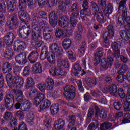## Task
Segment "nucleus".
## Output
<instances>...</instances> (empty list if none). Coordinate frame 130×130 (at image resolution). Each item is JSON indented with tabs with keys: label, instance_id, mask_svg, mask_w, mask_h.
I'll return each instance as SVG.
<instances>
[{
	"label": "nucleus",
	"instance_id": "2f4dec72",
	"mask_svg": "<svg viewBox=\"0 0 130 130\" xmlns=\"http://www.w3.org/2000/svg\"><path fill=\"white\" fill-rule=\"evenodd\" d=\"M56 38H64L67 37V34L64 31L60 28H56L55 33Z\"/></svg>",
	"mask_w": 130,
	"mask_h": 130
},
{
	"label": "nucleus",
	"instance_id": "7ed1b4c3",
	"mask_svg": "<svg viewBox=\"0 0 130 130\" xmlns=\"http://www.w3.org/2000/svg\"><path fill=\"white\" fill-rule=\"evenodd\" d=\"M63 94L66 100H73L76 96V87L72 85H66L63 88Z\"/></svg>",
	"mask_w": 130,
	"mask_h": 130
},
{
	"label": "nucleus",
	"instance_id": "412c9836",
	"mask_svg": "<svg viewBox=\"0 0 130 130\" xmlns=\"http://www.w3.org/2000/svg\"><path fill=\"white\" fill-rule=\"evenodd\" d=\"M15 60L18 63H26L27 59L25 53H20L15 57Z\"/></svg>",
	"mask_w": 130,
	"mask_h": 130
},
{
	"label": "nucleus",
	"instance_id": "0eeeda50",
	"mask_svg": "<svg viewBox=\"0 0 130 130\" xmlns=\"http://www.w3.org/2000/svg\"><path fill=\"white\" fill-rule=\"evenodd\" d=\"M31 30L32 32L37 34H42V30L40 28V22L39 18L35 17L31 19Z\"/></svg>",
	"mask_w": 130,
	"mask_h": 130
},
{
	"label": "nucleus",
	"instance_id": "bf43d9fd",
	"mask_svg": "<svg viewBox=\"0 0 130 130\" xmlns=\"http://www.w3.org/2000/svg\"><path fill=\"white\" fill-rule=\"evenodd\" d=\"M99 116L100 118H102V119H105V118L107 117V111H105L104 109L101 110Z\"/></svg>",
	"mask_w": 130,
	"mask_h": 130
},
{
	"label": "nucleus",
	"instance_id": "de8ad7c7",
	"mask_svg": "<svg viewBox=\"0 0 130 130\" xmlns=\"http://www.w3.org/2000/svg\"><path fill=\"white\" fill-rule=\"evenodd\" d=\"M5 101L6 102H12L15 101V97L11 93H6L4 97Z\"/></svg>",
	"mask_w": 130,
	"mask_h": 130
},
{
	"label": "nucleus",
	"instance_id": "a19ab883",
	"mask_svg": "<svg viewBox=\"0 0 130 130\" xmlns=\"http://www.w3.org/2000/svg\"><path fill=\"white\" fill-rule=\"evenodd\" d=\"M113 9V7H112V5H111V4H109L107 8L103 10L104 15H105V16H107V15H110V14L112 13Z\"/></svg>",
	"mask_w": 130,
	"mask_h": 130
},
{
	"label": "nucleus",
	"instance_id": "a211bd4d",
	"mask_svg": "<svg viewBox=\"0 0 130 130\" xmlns=\"http://www.w3.org/2000/svg\"><path fill=\"white\" fill-rule=\"evenodd\" d=\"M18 16L22 22H27L29 20V16L27 12H26V10L20 9L18 12Z\"/></svg>",
	"mask_w": 130,
	"mask_h": 130
},
{
	"label": "nucleus",
	"instance_id": "09e8293b",
	"mask_svg": "<svg viewBox=\"0 0 130 130\" xmlns=\"http://www.w3.org/2000/svg\"><path fill=\"white\" fill-rule=\"evenodd\" d=\"M50 110L51 114L53 115H55V114H57V112H58L59 109L56 105H52L50 107Z\"/></svg>",
	"mask_w": 130,
	"mask_h": 130
},
{
	"label": "nucleus",
	"instance_id": "a878e982",
	"mask_svg": "<svg viewBox=\"0 0 130 130\" xmlns=\"http://www.w3.org/2000/svg\"><path fill=\"white\" fill-rule=\"evenodd\" d=\"M31 70L34 74H41L42 73V66L40 62H37L32 66Z\"/></svg>",
	"mask_w": 130,
	"mask_h": 130
},
{
	"label": "nucleus",
	"instance_id": "5701e85b",
	"mask_svg": "<svg viewBox=\"0 0 130 130\" xmlns=\"http://www.w3.org/2000/svg\"><path fill=\"white\" fill-rule=\"evenodd\" d=\"M91 95L96 98H99L98 100L99 102H101V103H102L103 104L105 103V99L102 98V93H101V92H100V91L99 90L92 91L91 92Z\"/></svg>",
	"mask_w": 130,
	"mask_h": 130
},
{
	"label": "nucleus",
	"instance_id": "bb28decb",
	"mask_svg": "<svg viewBox=\"0 0 130 130\" xmlns=\"http://www.w3.org/2000/svg\"><path fill=\"white\" fill-rule=\"evenodd\" d=\"M70 122L68 125L67 128L68 129H71L73 126L76 125V121H77V117L75 115H71L68 117Z\"/></svg>",
	"mask_w": 130,
	"mask_h": 130
},
{
	"label": "nucleus",
	"instance_id": "423d86ee",
	"mask_svg": "<svg viewBox=\"0 0 130 130\" xmlns=\"http://www.w3.org/2000/svg\"><path fill=\"white\" fill-rule=\"evenodd\" d=\"M122 11V15H119L118 18V26H125L126 23V16H127V10L126 7L121 8L119 11H118L119 14H120Z\"/></svg>",
	"mask_w": 130,
	"mask_h": 130
},
{
	"label": "nucleus",
	"instance_id": "cd10ccee",
	"mask_svg": "<svg viewBox=\"0 0 130 130\" xmlns=\"http://www.w3.org/2000/svg\"><path fill=\"white\" fill-rule=\"evenodd\" d=\"M120 36L123 40L128 41L130 38V30H122L120 31Z\"/></svg>",
	"mask_w": 130,
	"mask_h": 130
},
{
	"label": "nucleus",
	"instance_id": "9b49d317",
	"mask_svg": "<svg viewBox=\"0 0 130 130\" xmlns=\"http://www.w3.org/2000/svg\"><path fill=\"white\" fill-rule=\"evenodd\" d=\"M71 14L70 15V24L72 27H76L78 24V17L79 16L80 11H73L71 12Z\"/></svg>",
	"mask_w": 130,
	"mask_h": 130
},
{
	"label": "nucleus",
	"instance_id": "4c0bfd02",
	"mask_svg": "<svg viewBox=\"0 0 130 130\" xmlns=\"http://www.w3.org/2000/svg\"><path fill=\"white\" fill-rule=\"evenodd\" d=\"M50 50L51 51V52H52L53 54H48L47 60H48V61H49V63L54 64V63H55V56H56V55H55V54H54V53L52 52V50Z\"/></svg>",
	"mask_w": 130,
	"mask_h": 130
},
{
	"label": "nucleus",
	"instance_id": "f03ea898",
	"mask_svg": "<svg viewBox=\"0 0 130 130\" xmlns=\"http://www.w3.org/2000/svg\"><path fill=\"white\" fill-rule=\"evenodd\" d=\"M50 50H52L54 54L56 55L57 58V64L58 67H64L68 69L70 67L68 59L62 60L61 56H62V52L63 49L61 46H58L57 43H53L50 46Z\"/></svg>",
	"mask_w": 130,
	"mask_h": 130
},
{
	"label": "nucleus",
	"instance_id": "6ab92c4d",
	"mask_svg": "<svg viewBox=\"0 0 130 130\" xmlns=\"http://www.w3.org/2000/svg\"><path fill=\"white\" fill-rule=\"evenodd\" d=\"M102 56H103V51H102V49L99 48L98 49V52L95 54L93 62L94 66H97L100 63V60H101Z\"/></svg>",
	"mask_w": 130,
	"mask_h": 130
},
{
	"label": "nucleus",
	"instance_id": "c9c22d12",
	"mask_svg": "<svg viewBox=\"0 0 130 130\" xmlns=\"http://www.w3.org/2000/svg\"><path fill=\"white\" fill-rule=\"evenodd\" d=\"M36 14L37 16V15H38L39 17L36 16H35V17H34V18H35V17L39 18L40 21V18L42 19H46V18H47L46 14L44 11L40 10L39 9V8H37L36 12Z\"/></svg>",
	"mask_w": 130,
	"mask_h": 130
},
{
	"label": "nucleus",
	"instance_id": "338daca9",
	"mask_svg": "<svg viewBox=\"0 0 130 130\" xmlns=\"http://www.w3.org/2000/svg\"><path fill=\"white\" fill-rule=\"evenodd\" d=\"M18 130H28L27 125L24 122H21L18 125Z\"/></svg>",
	"mask_w": 130,
	"mask_h": 130
},
{
	"label": "nucleus",
	"instance_id": "20e7f679",
	"mask_svg": "<svg viewBox=\"0 0 130 130\" xmlns=\"http://www.w3.org/2000/svg\"><path fill=\"white\" fill-rule=\"evenodd\" d=\"M9 19L10 20H8L6 23V27L9 30H14V29H17L18 26H19V21H18V17L16 14L13 13L10 14L9 16Z\"/></svg>",
	"mask_w": 130,
	"mask_h": 130
},
{
	"label": "nucleus",
	"instance_id": "c85d7f7f",
	"mask_svg": "<svg viewBox=\"0 0 130 130\" xmlns=\"http://www.w3.org/2000/svg\"><path fill=\"white\" fill-rule=\"evenodd\" d=\"M82 7L83 9V14L86 16H90V15H91V11L89 9V6L88 5V2H87V0L83 1Z\"/></svg>",
	"mask_w": 130,
	"mask_h": 130
},
{
	"label": "nucleus",
	"instance_id": "dca6fc26",
	"mask_svg": "<svg viewBox=\"0 0 130 130\" xmlns=\"http://www.w3.org/2000/svg\"><path fill=\"white\" fill-rule=\"evenodd\" d=\"M15 39V35L12 32H9L4 37V40L8 46H11Z\"/></svg>",
	"mask_w": 130,
	"mask_h": 130
},
{
	"label": "nucleus",
	"instance_id": "4468645a",
	"mask_svg": "<svg viewBox=\"0 0 130 130\" xmlns=\"http://www.w3.org/2000/svg\"><path fill=\"white\" fill-rule=\"evenodd\" d=\"M26 48V43L22 41L17 40L14 44V50L15 51H22Z\"/></svg>",
	"mask_w": 130,
	"mask_h": 130
},
{
	"label": "nucleus",
	"instance_id": "e433bc0d",
	"mask_svg": "<svg viewBox=\"0 0 130 130\" xmlns=\"http://www.w3.org/2000/svg\"><path fill=\"white\" fill-rule=\"evenodd\" d=\"M22 104H23L24 106V109H22L23 111H27V110H29V109H30V108H31L32 107V103L27 100L23 101Z\"/></svg>",
	"mask_w": 130,
	"mask_h": 130
},
{
	"label": "nucleus",
	"instance_id": "6e6d98bb",
	"mask_svg": "<svg viewBox=\"0 0 130 130\" xmlns=\"http://www.w3.org/2000/svg\"><path fill=\"white\" fill-rule=\"evenodd\" d=\"M28 2V6L30 9H34L36 8L37 0H27Z\"/></svg>",
	"mask_w": 130,
	"mask_h": 130
},
{
	"label": "nucleus",
	"instance_id": "4d7b16f0",
	"mask_svg": "<svg viewBox=\"0 0 130 130\" xmlns=\"http://www.w3.org/2000/svg\"><path fill=\"white\" fill-rule=\"evenodd\" d=\"M5 24H6L5 16H4V14L2 12H0V28H2Z\"/></svg>",
	"mask_w": 130,
	"mask_h": 130
},
{
	"label": "nucleus",
	"instance_id": "f257e3e1",
	"mask_svg": "<svg viewBox=\"0 0 130 130\" xmlns=\"http://www.w3.org/2000/svg\"><path fill=\"white\" fill-rule=\"evenodd\" d=\"M21 70H22L21 67L15 66L13 68V73L15 75L14 78L11 73H9L6 75V81L10 88L14 87L19 88L24 85V79L20 76Z\"/></svg>",
	"mask_w": 130,
	"mask_h": 130
},
{
	"label": "nucleus",
	"instance_id": "3c124183",
	"mask_svg": "<svg viewBox=\"0 0 130 130\" xmlns=\"http://www.w3.org/2000/svg\"><path fill=\"white\" fill-rule=\"evenodd\" d=\"M42 30H43V33H46L47 32H52V29H49V26L47 24L43 23L42 25Z\"/></svg>",
	"mask_w": 130,
	"mask_h": 130
},
{
	"label": "nucleus",
	"instance_id": "5fc2aeb1",
	"mask_svg": "<svg viewBox=\"0 0 130 130\" xmlns=\"http://www.w3.org/2000/svg\"><path fill=\"white\" fill-rule=\"evenodd\" d=\"M5 106L7 110H12L14 106V102L5 101Z\"/></svg>",
	"mask_w": 130,
	"mask_h": 130
},
{
	"label": "nucleus",
	"instance_id": "8fccbe9b",
	"mask_svg": "<svg viewBox=\"0 0 130 130\" xmlns=\"http://www.w3.org/2000/svg\"><path fill=\"white\" fill-rule=\"evenodd\" d=\"M79 9H80L79 4L77 3H74L71 6V9H69L68 12L69 13H71V12H79Z\"/></svg>",
	"mask_w": 130,
	"mask_h": 130
},
{
	"label": "nucleus",
	"instance_id": "680f3d73",
	"mask_svg": "<svg viewBox=\"0 0 130 130\" xmlns=\"http://www.w3.org/2000/svg\"><path fill=\"white\" fill-rule=\"evenodd\" d=\"M127 66L125 64L122 65L120 69L118 71V74H124L127 71Z\"/></svg>",
	"mask_w": 130,
	"mask_h": 130
},
{
	"label": "nucleus",
	"instance_id": "e2e57ef3",
	"mask_svg": "<svg viewBox=\"0 0 130 130\" xmlns=\"http://www.w3.org/2000/svg\"><path fill=\"white\" fill-rule=\"evenodd\" d=\"M91 8L92 11H94V12H95V13L99 12V7H98V5H97L96 3H91Z\"/></svg>",
	"mask_w": 130,
	"mask_h": 130
},
{
	"label": "nucleus",
	"instance_id": "f704fd0d",
	"mask_svg": "<svg viewBox=\"0 0 130 130\" xmlns=\"http://www.w3.org/2000/svg\"><path fill=\"white\" fill-rule=\"evenodd\" d=\"M121 45V39H119L117 40V42H115L112 43L111 48L113 50H120Z\"/></svg>",
	"mask_w": 130,
	"mask_h": 130
},
{
	"label": "nucleus",
	"instance_id": "aec40b11",
	"mask_svg": "<svg viewBox=\"0 0 130 130\" xmlns=\"http://www.w3.org/2000/svg\"><path fill=\"white\" fill-rule=\"evenodd\" d=\"M70 18L69 16H63L61 18V20H59L58 22V24L60 27L62 28H64V27H67V26L70 24Z\"/></svg>",
	"mask_w": 130,
	"mask_h": 130
},
{
	"label": "nucleus",
	"instance_id": "473e14b6",
	"mask_svg": "<svg viewBox=\"0 0 130 130\" xmlns=\"http://www.w3.org/2000/svg\"><path fill=\"white\" fill-rule=\"evenodd\" d=\"M16 101H17V102H20V103H21L22 104L24 102V101L26 100V99H24V98L23 97V92H22V90H16Z\"/></svg>",
	"mask_w": 130,
	"mask_h": 130
},
{
	"label": "nucleus",
	"instance_id": "052dcab7",
	"mask_svg": "<svg viewBox=\"0 0 130 130\" xmlns=\"http://www.w3.org/2000/svg\"><path fill=\"white\" fill-rule=\"evenodd\" d=\"M113 105L116 110H120L122 107V105H121V103L119 101L114 102Z\"/></svg>",
	"mask_w": 130,
	"mask_h": 130
},
{
	"label": "nucleus",
	"instance_id": "864d4df0",
	"mask_svg": "<svg viewBox=\"0 0 130 130\" xmlns=\"http://www.w3.org/2000/svg\"><path fill=\"white\" fill-rule=\"evenodd\" d=\"M31 68L29 66H26L24 68L23 71L22 72V75L24 77H28L30 75V70Z\"/></svg>",
	"mask_w": 130,
	"mask_h": 130
},
{
	"label": "nucleus",
	"instance_id": "ea45409f",
	"mask_svg": "<svg viewBox=\"0 0 130 130\" xmlns=\"http://www.w3.org/2000/svg\"><path fill=\"white\" fill-rule=\"evenodd\" d=\"M27 121L29 124H33L34 121V114L33 112L27 113L26 115Z\"/></svg>",
	"mask_w": 130,
	"mask_h": 130
},
{
	"label": "nucleus",
	"instance_id": "603ef678",
	"mask_svg": "<svg viewBox=\"0 0 130 130\" xmlns=\"http://www.w3.org/2000/svg\"><path fill=\"white\" fill-rule=\"evenodd\" d=\"M42 35L40 34H37L36 32H31V40L32 41H37L38 39L41 37Z\"/></svg>",
	"mask_w": 130,
	"mask_h": 130
},
{
	"label": "nucleus",
	"instance_id": "f8f14e48",
	"mask_svg": "<svg viewBox=\"0 0 130 130\" xmlns=\"http://www.w3.org/2000/svg\"><path fill=\"white\" fill-rule=\"evenodd\" d=\"M51 76H63L66 74V72L63 70H61L60 68L52 67L49 71Z\"/></svg>",
	"mask_w": 130,
	"mask_h": 130
},
{
	"label": "nucleus",
	"instance_id": "c756f323",
	"mask_svg": "<svg viewBox=\"0 0 130 130\" xmlns=\"http://www.w3.org/2000/svg\"><path fill=\"white\" fill-rule=\"evenodd\" d=\"M82 71V68L79 63H75L73 65V69L71 71V74L74 76H78L79 72Z\"/></svg>",
	"mask_w": 130,
	"mask_h": 130
},
{
	"label": "nucleus",
	"instance_id": "774afa93",
	"mask_svg": "<svg viewBox=\"0 0 130 130\" xmlns=\"http://www.w3.org/2000/svg\"><path fill=\"white\" fill-rule=\"evenodd\" d=\"M86 47V43L82 42L79 48V51L81 53V54H84L85 53V47Z\"/></svg>",
	"mask_w": 130,
	"mask_h": 130
},
{
	"label": "nucleus",
	"instance_id": "49530a36",
	"mask_svg": "<svg viewBox=\"0 0 130 130\" xmlns=\"http://www.w3.org/2000/svg\"><path fill=\"white\" fill-rule=\"evenodd\" d=\"M112 126V124L110 122H105L101 124L100 128L102 130L109 129Z\"/></svg>",
	"mask_w": 130,
	"mask_h": 130
},
{
	"label": "nucleus",
	"instance_id": "6e6552de",
	"mask_svg": "<svg viewBox=\"0 0 130 130\" xmlns=\"http://www.w3.org/2000/svg\"><path fill=\"white\" fill-rule=\"evenodd\" d=\"M107 32L104 34V41L105 43L108 45L109 43V40L110 38H113L114 36V28L112 25H109L107 27Z\"/></svg>",
	"mask_w": 130,
	"mask_h": 130
},
{
	"label": "nucleus",
	"instance_id": "a18cd8bd",
	"mask_svg": "<svg viewBox=\"0 0 130 130\" xmlns=\"http://www.w3.org/2000/svg\"><path fill=\"white\" fill-rule=\"evenodd\" d=\"M87 84L89 87H92L95 86L97 84V78L95 77H92L88 79Z\"/></svg>",
	"mask_w": 130,
	"mask_h": 130
},
{
	"label": "nucleus",
	"instance_id": "58836bf2",
	"mask_svg": "<svg viewBox=\"0 0 130 130\" xmlns=\"http://www.w3.org/2000/svg\"><path fill=\"white\" fill-rule=\"evenodd\" d=\"M13 56V49H7L4 53V57L8 59H11Z\"/></svg>",
	"mask_w": 130,
	"mask_h": 130
},
{
	"label": "nucleus",
	"instance_id": "39448f33",
	"mask_svg": "<svg viewBox=\"0 0 130 130\" xmlns=\"http://www.w3.org/2000/svg\"><path fill=\"white\" fill-rule=\"evenodd\" d=\"M54 82L51 78H48L45 80V83L43 84H38L37 87L42 92H45V89L52 90L53 89V85Z\"/></svg>",
	"mask_w": 130,
	"mask_h": 130
},
{
	"label": "nucleus",
	"instance_id": "79ce46f5",
	"mask_svg": "<svg viewBox=\"0 0 130 130\" xmlns=\"http://www.w3.org/2000/svg\"><path fill=\"white\" fill-rule=\"evenodd\" d=\"M34 85L35 83L32 78L29 77L26 79L25 86L27 89H29V88H32Z\"/></svg>",
	"mask_w": 130,
	"mask_h": 130
},
{
	"label": "nucleus",
	"instance_id": "4be33fe9",
	"mask_svg": "<svg viewBox=\"0 0 130 130\" xmlns=\"http://www.w3.org/2000/svg\"><path fill=\"white\" fill-rule=\"evenodd\" d=\"M66 124V121L61 118H59L55 122L54 127L56 130H64L63 126Z\"/></svg>",
	"mask_w": 130,
	"mask_h": 130
},
{
	"label": "nucleus",
	"instance_id": "b1692460",
	"mask_svg": "<svg viewBox=\"0 0 130 130\" xmlns=\"http://www.w3.org/2000/svg\"><path fill=\"white\" fill-rule=\"evenodd\" d=\"M16 7H17V2H14L13 3H12V1L7 2V10L9 13L17 12Z\"/></svg>",
	"mask_w": 130,
	"mask_h": 130
},
{
	"label": "nucleus",
	"instance_id": "1a4fd4ad",
	"mask_svg": "<svg viewBox=\"0 0 130 130\" xmlns=\"http://www.w3.org/2000/svg\"><path fill=\"white\" fill-rule=\"evenodd\" d=\"M114 59L110 55H108L107 59L103 58L102 59L101 63V67L103 70H107L108 68H111L112 66V63H113Z\"/></svg>",
	"mask_w": 130,
	"mask_h": 130
},
{
	"label": "nucleus",
	"instance_id": "ddd939ff",
	"mask_svg": "<svg viewBox=\"0 0 130 130\" xmlns=\"http://www.w3.org/2000/svg\"><path fill=\"white\" fill-rule=\"evenodd\" d=\"M104 89L105 91L109 92L112 96H114L115 97L117 96V86L115 84L106 85Z\"/></svg>",
	"mask_w": 130,
	"mask_h": 130
},
{
	"label": "nucleus",
	"instance_id": "c03bdc74",
	"mask_svg": "<svg viewBox=\"0 0 130 130\" xmlns=\"http://www.w3.org/2000/svg\"><path fill=\"white\" fill-rule=\"evenodd\" d=\"M97 14L96 16V20L99 23H104L105 20H104V16H103V13L102 12L99 11V12H96Z\"/></svg>",
	"mask_w": 130,
	"mask_h": 130
},
{
	"label": "nucleus",
	"instance_id": "0e129e2a",
	"mask_svg": "<svg viewBox=\"0 0 130 130\" xmlns=\"http://www.w3.org/2000/svg\"><path fill=\"white\" fill-rule=\"evenodd\" d=\"M13 118V114L10 112H6L5 113L4 119L6 120H11Z\"/></svg>",
	"mask_w": 130,
	"mask_h": 130
},
{
	"label": "nucleus",
	"instance_id": "37998d69",
	"mask_svg": "<svg viewBox=\"0 0 130 130\" xmlns=\"http://www.w3.org/2000/svg\"><path fill=\"white\" fill-rule=\"evenodd\" d=\"M27 0H19L18 7L19 10H26L27 9Z\"/></svg>",
	"mask_w": 130,
	"mask_h": 130
},
{
	"label": "nucleus",
	"instance_id": "7c9ffc66",
	"mask_svg": "<svg viewBox=\"0 0 130 130\" xmlns=\"http://www.w3.org/2000/svg\"><path fill=\"white\" fill-rule=\"evenodd\" d=\"M62 46L66 51L69 50L72 46V41L69 38L64 39L62 42Z\"/></svg>",
	"mask_w": 130,
	"mask_h": 130
},
{
	"label": "nucleus",
	"instance_id": "393cba45",
	"mask_svg": "<svg viewBox=\"0 0 130 130\" xmlns=\"http://www.w3.org/2000/svg\"><path fill=\"white\" fill-rule=\"evenodd\" d=\"M13 64L9 62H6L3 64L2 72L4 74H7L12 71Z\"/></svg>",
	"mask_w": 130,
	"mask_h": 130
},
{
	"label": "nucleus",
	"instance_id": "13d9d810",
	"mask_svg": "<svg viewBox=\"0 0 130 130\" xmlns=\"http://www.w3.org/2000/svg\"><path fill=\"white\" fill-rule=\"evenodd\" d=\"M0 12L4 14L6 13V4L2 0H0Z\"/></svg>",
	"mask_w": 130,
	"mask_h": 130
},
{
	"label": "nucleus",
	"instance_id": "72a5a7b5",
	"mask_svg": "<svg viewBox=\"0 0 130 130\" xmlns=\"http://www.w3.org/2000/svg\"><path fill=\"white\" fill-rule=\"evenodd\" d=\"M51 105V102L48 100H45L42 103H41L40 105V110H44L45 109H47Z\"/></svg>",
	"mask_w": 130,
	"mask_h": 130
},
{
	"label": "nucleus",
	"instance_id": "2eb2a0df",
	"mask_svg": "<svg viewBox=\"0 0 130 130\" xmlns=\"http://www.w3.org/2000/svg\"><path fill=\"white\" fill-rule=\"evenodd\" d=\"M39 57V51L37 50L32 51L28 55L27 58L30 63H35Z\"/></svg>",
	"mask_w": 130,
	"mask_h": 130
},
{
	"label": "nucleus",
	"instance_id": "f3484780",
	"mask_svg": "<svg viewBox=\"0 0 130 130\" xmlns=\"http://www.w3.org/2000/svg\"><path fill=\"white\" fill-rule=\"evenodd\" d=\"M49 23L53 27H55L57 24V15L55 14V11L51 12L49 15Z\"/></svg>",
	"mask_w": 130,
	"mask_h": 130
},
{
	"label": "nucleus",
	"instance_id": "9d476101",
	"mask_svg": "<svg viewBox=\"0 0 130 130\" xmlns=\"http://www.w3.org/2000/svg\"><path fill=\"white\" fill-rule=\"evenodd\" d=\"M19 36L21 38H28L29 35L31 34V29L28 27H25V26H22L20 27L18 30Z\"/></svg>",
	"mask_w": 130,
	"mask_h": 130
},
{
	"label": "nucleus",
	"instance_id": "69168bd1",
	"mask_svg": "<svg viewBox=\"0 0 130 130\" xmlns=\"http://www.w3.org/2000/svg\"><path fill=\"white\" fill-rule=\"evenodd\" d=\"M50 32H44L43 33V36L44 38L45 39H46L47 40L48 39H52L53 38V37L52 36V31H49Z\"/></svg>",
	"mask_w": 130,
	"mask_h": 130
}]
</instances>
